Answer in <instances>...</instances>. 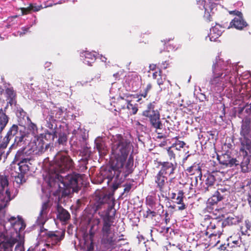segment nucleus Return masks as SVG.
I'll use <instances>...</instances> for the list:
<instances>
[{"instance_id": "nucleus-35", "label": "nucleus", "mask_w": 251, "mask_h": 251, "mask_svg": "<svg viewBox=\"0 0 251 251\" xmlns=\"http://www.w3.org/2000/svg\"><path fill=\"white\" fill-rule=\"evenodd\" d=\"M40 9V6H33L31 4L27 8H22L21 9L22 15L27 14L30 11H38Z\"/></svg>"}, {"instance_id": "nucleus-8", "label": "nucleus", "mask_w": 251, "mask_h": 251, "mask_svg": "<svg viewBox=\"0 0 251 251\" xmlns=\"http://www.w3.org/2000/svg\"><path fill=\"white\" fill-rule=\"evenodd\" d=\"M26 133L18 125L13 124L8 130L6 134L1 140L4 141V144L9 143L11 140L14 139L15 144L23 145L25 144Z\"/></svg>"}, {"instance_id": "nucleus-23", "label": "nucleus", "mask_w": 251, "mask_h": 251, "mask_svg": "<svg viewBox=\"0 0 251 251\" xmlns=\"http://www.w3.org/2000/svg\"><path fill=\"white\" fill-rule=\"evenodd\" d=\"M5 93L7 105H10L12 107L13 106H16L17 103L16 94L14 91L13 88L12 87L7 88L5 90Z\"/></svg>"}, {"instance_id": "nucleus-24", "label": "nucleus", "mask_w": 251, "mask_h": 251, "mask_svg": "<svg viewBox=\"0 0 251 251\" xmlns=\"http://www.w3.org/2000/svg\"><path fill=\"white\" fill-rule=\"evenodd\" d=\"M100 223V219L97 218H93L90 220L89 223L91 225L89 230L90 236L94 237L95 234L99 230V226Z\"/></svg>"}, {"instance_id": "nucleus-38", "label": "nucleus", "mask_w": 251, "mask_h": 251, "mask_svg": "<svg viewBox=\"0 0 251 251\" xmlns=\"http://www.w3.org/2000/svg\"><path fill=\"white\" fill-rule=\"evenodd\" d=\"M133 182V181H132V182L126 183L124 185L125 188L123 195H124L125 194L127 195L131 189L134 190L135 189L136 186L134 185Z\"/></svg>"}, {"instance_id": "nucleus-43", "label": "nucleus", "mask_w": 251, "mask_h": 251, "mask_svg": "<svg viewBox=\"0 0 251 251\" xmlns=\"http://www.w3.org/2000/svg\"><path fill=\"white\" fill-rule=\"evenodd\" d=\"M27 119L30 121V124L28 125V128L29 130H30L33 134L35 133V131L37 130V126L35 124L32 123L29 119V118L27 117Z\"/></svg>"}, {"instance_id": "nucleus-34", "label": "nucleus", "mask_w": 251, "mask_h": 251, "mask_svg": "<svg viewBox=\"0 0 251 251\" xmlns=\"http://www.w3.org/2000/svg\"><path fill=\"white\" fill-rule=\"evenodd\" d=\"M206 177L205 183L206 185H208L210 187H214L215 184L216 178L212 174H208L207 176H204Z\"/></svg>"}, {"instance_id": "nucleus-36", "label": "nucleus", "mask_w": 251, "mask_h": 251, "mask_svg": "<svg viewBox=\"0 0 251 251\" xmlns=\"http://www.w3.org/2000/svg\"><path fill=\"white\" fill-rule=\"evenodd\" d=\"M67 136L66 133L60 132L58 134V139L57 140L59 145H65L67 143Z\"/></svg>"}, {"instance_id": "nucleus-5", "label": "nucleus", "mask_w": 251, "mask_h": 251, "mask_svg": "<svg viewBox=\"0 0 251 251\" xmlns=\"http://www.w3.org/2000/svg\"><path fill=\"white\" fill-rule=\"evenodd\" d=\"M212 74L209 83L213 93L220 94L228 85L233 86L236 82L237 75L233 65L230 60L225 61L219 56L213 62Z\"/></svg>"}, {"instance_id": "nucleus-11", "label": "nucleus", "mask_w": 251, "mask_h": 251, "mask_svg": "<svg viewBox=\"0 0 251 251\" xmlns=\"http://www.w3.org/2000/svg\"><path fill=\"white\" fill-rule=\"evenodd\" d=\"M45 231V234L46 235V240L52 245H55L59 243L64 238V231H48L46 229H41V233Z\"/></svg>"}, {"instance_id": "nucleus-1", "label": "nucleus", "mask_w": 251, "mask_h": 251, "mask_svg": "<svg viewBox=\"0 0 251 251\" xmlns=\"http://www.w3.org/2000/svg\"><path fill=\"white\" fill-rule=\"evenodd\" d=\"M15 197L11 196L8 181H0V251L12 247L22 236L25 224L21 217L18 219L5 212V207Z\"/></svg>"}, {"instance_id": "nucleus-45", "label": "nucleus", "mask_w": 251, "mask_h": 251, "mask_svg": "<svg viewBox=\"0 0 251 251\" xmlns=\"http://www.w3.org/2000/svg\"><path fill=\"white\" fill-rule=\"evenodd\" d=\"M152 88V85L151 83H148L145 88L144 92L141 94V96L146 98L147 96V94L148 92L151 90Z\"/></svg>"}, {"instance_id": "nucleus-16", "label": "nucleus", "mask_w": 251, "mask_h": 251, "mask_svg": "<svg viewBox=\"0 0 251 251\" xmlns=\"http://www.w3.org/2000/svg\"><path fill=\"white\" fill-rule=\"evenodd\" d=\"M161 165V169L160 172L164 175L173 176L175 173V171L176 168L177 164L169 162H160Z\"/></svg>"}, {"instance_id": "nucleus-15", "label": "nucleus", "mask_w": 251, "mask_h": 251, "mask_svg": "<svg viewBox=\"0 0 251 251\" xmlns=\"http://www.w3.org/2000/svg\"><path fill=\"white\" fill-rule=\"evenodd\" d=\"M3 142V140L0 141V162L2 161L3 162H4L13 149H15L18 147H20L22 145H17L13 143L8 150L6 151L9 143L4 144Z\"/></svg>"}, {"instance_id": "nucleus-27", "label": "nucleus", "mask_w": 251, "mask_h": 251, "mask_svg": "<svg viewBox=\"0 0 251 251\" xmlns=\"http://www.w3.org/2000/svg\"><path fill=\"white\" fill-rule=\"evenodd\" d=\"M221 27L220 25H216L210 29V34L208 35L211 41H216L222 34V31L220 29Z\"/></svg>"}, {"instance_id": "nucleus-58", "label": "nucleus", "mask_w": 251, "mask_h": 251, "mask_svg": "<svg viewBox=\"0 0 251 251\" xmlns=\"http://www.w3.org/2000/svg\"><path fill=\"white\" fill-rule=\"evenodd\" d=\"M184 193L182 191L179 190L177 193V197L178 198H183Z\"/></svg>"}, {"instance_id": "nucleus-39", "label": "nucleus", "mask_w": 251, "mask_h": 251, "mask_svg": "<svg viewBox=\"0 0 251 251\" xmlns=\"http://www.w3.org/2000/svg\"><path fill=\"white\" fill-rule=\"evenodd\" d=\"M93 237L90 236V241L85 243L86 251H94L95 243L93 240Z\"/></svg>"}, {"instance_id": "nucleus-32", "label": "nucleus", "mask_w": 251, "mask_h": 251, "mask_svg": "<svg viewBox=\"0 0 251 251\" xmlns=\"http://www.w3.org/2000/svg\"><path fill=\"white\" fill-rule=\"evenodd\" d=\"M37 23V19L35 17H34V20L31 25H28L26 26L22 27L21 28V31H19L17 32V34H15V35H20V36H23L26 33L28 32L29 28L33 25L36 24Z\"/></svg>"}, {"instance_id": "nucleus-19", "label": "nucleus", "mask_w": 251, "mask_h": 251, "mask_svg": "<svg viewBox=\"0 0 251 251\" xmlns=\"http://www.w3.org/2000/svg\"><path fill=\"white\" fill-rule=\"evenodd\" d=\"M251 134V121L246 118L243 120L241 127V135L244 139H248L250 137Z\"/></svg>"}, {"instance_id": "nucleus-49", "label": "nucleus", "mask_w": 251, "mask_h": 251, "mask_svg": "<svg viewBox=\"0 0 251 251\" xmlns=\"http://www.w3.org/2000/svg\"><path fill=\"white\" fill-rule=\"evenodd\" d=\"M229 13L230 14H233L234 15H236V17H240V16L243 15L242 13L240 11H238V10H233V11H229Z\"/></svg>"}, {"instance_id": "nucleus-61", "label": "nucleus", "mask_w": 251, "mask_h": 251, "mask_svg": "<svg viewBox=\"0 0 251 251\" xmlns=\"http://www.w3.org/2000/svg\"><path fill=\"white\" fill-rule=\"evenodd\" d=\"M157 76V73L155 72L153 74L152 76L153 78H156V77Z\"/></svg>"}, {"instance_id": "nucleus-10", "label": "nucleus", "mask_w": 251, "mask_h": 251, "mask_svg": "<svg viewBox=\"0 0 251 251\" xmlns=\"http://www.w3.org/2000/svg\"><path fill=\"white\" fill-rule=\"evenodd\" d=\"M237 161L235 167L240 168L244 173L248 172L251 169V155H249L246 151H242V154L236 157Z\"/></svg>"}, {"instance_id": "nucleus-46", "label": "nucleus", "mask_w": 251, "mask_h": 251, "mask_svg": "<svg viewBox=\"0 0 251 251\" xmlns=\"http://www.w3.org/2000/svg\"><path fill=\"white\" fill-rule=\"evenodd\" d=\"M214 187H210L208 185H206L205 183L201 187V190L203 193H206L208 192L211 191Z\"/></svg>"}, {"instance_id": "nucleus-42", "label": "nucleus", "mask_w": 251, "mask_h": 251, "mask_svg": "<svg viewBox=\"0 0 251 251\" xmlns=\"http://www.w3.org/2000/svg\"><path fill=\"white\" fill-rule=\"evenodd\" d=\"M251 227V222L249 220H247L245 222V226H242L241 227L242 232H247L248 230L250 229Z\"/></svg>"}, {"instance_id": "nucleus-17", "label": "nucleus", "mask_w": 251, "mask_h": 251, "mask_svg": "<svg viewBox=\"0 0 251 251\" xmlns=\"http://www.w3.org/2000/svg\"><path fill=\"white\" fill-rule=\"evenodd\" d=\"M57 219L62 223H66L70 219L71 215L69 212L59 204L56 207Z\"/></svg>"}, {"instance_id": "nucleus-56", "label": "nucleus", "mask_w": 251, "mask_h": 251, "mask_svg": "<svg viewBox=\"0 0 251 251\" xmlns=\"http://www.w3.org/2000/svg\"><path fill=\"white\" fill-rule=\"evenodd\" d=\"M168 64L167 63V61H165L162 63L161 65V68L162 69H166L167 68Z\"/></svg>"}, {"instance_id": "nucleus-52", "label": "nucleus", "mask_w": 251, "mask_h": 251, "mask_svg": "<svg viewBox=\"0 0 251 251\" xmlns=\"http://www.w3.org/2000/svg\"><path fill=\"white\" fill-rule=\"evenodd\" d=\"M179 204L180 205L178 206V207H177L178 210H183L186 208V205L184 203L181 202V203Z\"/></svg>"}, {"instance_id": "nucleus-55", "label": "nucleus", "mask_w": 251, "mask_h": 251, "mask_svg": "<svg viewBox=\"0 0 251 251\" xmlns=\"http://www.w3.org/2000/svg\"><path fill=\"white\" fill-rule=\"evenodd\" d=\"M240 243H241V241H239V240H235V241H232V243L234 244L233 245V246H236V247H238V246H239V244Z\"/></svg>"}, {"instance_id": "nucleus-51", "label": "nucleus", "mask_w": 251, "mask_h": 251, "mask_svg": "<svg viewBox=\"0 0 251 251\" xmlns=\"http://www.w3.org/2000/svg\"><path fill=\"white\" fill-rule=\"evenodd\" d=\"M157 82L158 85L160 86V88L162 89V87H161V85H162L163 84L164 81L161 77L160 78H157Z\"/></svg>"}, {"instance_id": "nucleus-9", "label": "nucleus", "mask_w": 251, "mask_h": 251, "mask_svg": "<svg viewBox=\"0 0 251 251\" xmlns=\"http://www.w3.org/2000/svg\"><path fill=\"white\" fill-rule=\"evenodd\" d=\"M155 101L148 104L147 108L142 112V115L149 119L151 126L156 130L162 129L163 125L160 120L159 111L158 110Z\"/></svg>"}, {"instance_id": "nucleus-29", "label": "nucleus", "mask_w": 251, "mask_h": 251, "mask_svg": "<svg viewBox=\"0 0 251 251\" xmlns=\"http://www.w3.org/2000/svg\"><path fill=\"white\" fill-rule=\"evenodd\" d=\"M239 217L234 215H231L227 217L224 221L222 220L223 226L236 225L241 221Z\"/></svg>"}, {"instance_id": "nucleus-2", "label": "nucleus", "mask_w": 251, "mask_h": 251, "mask_svg": "<svg viewBox=\"0 0 251 251\" xmlns=\"http://www.w3.org/2000/svg\"><path fill=\"white\" fill-rule=\"evenodd\" d=\"M130 150V142L124 138L122 135L117 134L113 137L112 154L115 161L105 175L108 184L113 179L115 181L121 182L133 172V157L130 155L126 162Z\"/></svg>"}, {"instance_id": "nucleus-21", "label": "nucleus", "mask_w": 251, "mask_h": 251, "mask_svg": "<svg viewBox=\"0 0 251 251\" xmlns=\"http://www.w3.org/2000/svg\"><path fill=\"white\" fill-rule=\"evenodd\" d=\"M81 60L83 62L88 65L91 66L96 60V56L91 52L88 51H83L80 54Z\"/></svg>"}, {"instance_id": "nucleus-40", "label": "nucleus", "mask_w": 251, "mask_h": 251, "mask_svg": "<svg viewBox=\"0 0 251 251\" xmlns=\"http://www.w3.org/2000/svg\"><path fill=\"white\" fill-rule=\"evenodd\" d=\"M197 4L199 7L201 9H205L206 7H208V6L210 5L212 3L214 2L209 1V4H206V1L205 0H197Z\"/></svg>"}, {"instance_id": "nucleus-25", "label": "nucleus", "mask_w": 251, "mask_h": 251, "mask_svg": "<svg viewBox=\"0 0 251 251\" xmlns=\"http://www.w3.org/2000/svg\"><path fill=\"white\" fill-rule=\"evenodd\" d=\"M95 148L100 154H104L107 151V146L103 139L99 136L95 140Z\"/></svg>"}, {"instance_id": "nucleus-28", "label": "nucleus", "mask_w": 251, "mask_h": 251, "mask_svg": "<svg viewBox=\"0 0 251 251\" xmlns=\"http://www.w3.org/2000/svg\"><path fill=\"white\" fill-rule=\"evenodd\" d=\"M223 215L220 213L216 217L213 218L209 225L207 226V230L215 229L221 226H223L222 220L220 219V215Z\"/></svg>"}, {"instance_id": "nucleus-3", "label": "nucleus", "mask_w": 251, "mask_h": 251, "mask_svg": "<svg viewBox=\"0 0 251 251\" xmlns=\"http://www.w3.org/2000/svg\"><path fill=\"white\" fill-rule=\"evenodd\" d=\"M115 200L113 194L99 191L96 193L95 211H99L102 208L106 211L99 212L98 214L102 219V226L101 230V245L105 250L111 251L117 247L118 243L121 239L115 237V233L111 230L112 222L111 218L115 216L116 210Z\"/></svg>"}, {"instance_id": "nucleus-20", "label": "nucleus", "mask_w": 251, "mask_h": 251, "mask_svg": "<svg viewBox=\"0 0 251 251\" xmlns=\"http://www.w3.org/2000/svg\"><path fill=\"white\" fill-rule=\"evenodd\" d=\"M226 191L225 189H219L217 190L212 196L207 201V207L208 205H214L217 204L219 201H222L224 198V195L221 193H224Z\"/></svg>"}, {"instance_id": "nucleus-22", "label": "nucleus", "mask_w": 251, "mask_h": 251, "mask_svg": "<svg viewBox=\"0 0 251 251\" xmlns=\"http://www.w3.org/2000/svg\"><path fill=\"white\" fill-rule=\"evenodd\" d=\"M154 181L156 184V188L162 191L166 183L167 182V177L159 171L155 176Z\"/></svg>"}, {"instance_id": "nucleus-47", "label": "nucleus", "mask_w": 251, "mask_h": 251, "mask_svg": "<svg viewBox=\"0 0 251 251\" xmlns=\"http://www.w3.org/2000/svg\"><path fill=\"white\" fill-rule=\"evenodd\" d=\"M75 128H76V129L75 128L73 130L72 133L73 135L76 136V135L80 133L81 131L80 123H76Z\"/></svg>"}, {"instance_id": "nucleus-18", "label": "nucleus", "mask_w": 251, "mask_h": 251, "mask_svg": "<svg viewBox=\"0 0 251 251\" xmlns=\"http://www.w3.org/2000/svg\"><path fill=\"white\" fill-rule=\"evenodd\" d=\"M132 95L129 94H124L123 96H120L118 98V100H125L126 101V108L130 111V112L132 114H136L138 108L137 107L131 103V99Z\"/></svg>"}, {"instance_id": "nucleus-60", "label": "nucleus", "mask_w": 251, "mask_h": 251, "mask_svg": "<svg viewBox=\"0 0 251 251\" xmlns=\"http://www.w3.org/2000/svg\"><path fill=\"white\" fill-rule=\"evenodd\" d=\"M118 185H119L118 184H113V187L114 190L117 189L118 188Z\"/></svg>"}, {"instance_id": "nucleus-64", "label": "nucleus", "mask_w": 251, "mask_h": 251, "mask_svg": "<svg viewBox=\"0 0 251 251\" xmlns=\"http://www.w3.org/2000/svg\"><path fill=\"white\" fill-rule=\"evenodd\" d=\"M248 201H249V202L251 206V196L249 197Z\"/></svg>"}, {"instance_id": "nucleus-57", "label": "nucleus", "mask_w": 251, "mask_h": 251, "mask_svg": "<svg viewBox=\"0 0 251 251\" xmlns=\"http://www.w3.org/2000/svg\"><path fill=\"white\" fill-rule=\"evenodd\" d=\"M51 66V63L47 62L45 63L44 65V67L45 68H48V70H50V68H49Z\"/></svg>"}, {"instance_id": "nucleus-31", "label": "nucleus", "mask_w": 251, "mask_h": 251, "mask_svg": "<svg viewBox=\"0 0 251 251\" xmlns=\"http://www.w3.org/2000/svg\"><path fill=\"white\" fill-rule=\"evenodd\" d=\"M216 3H212L208 7H206L205 10L203 18L207 22H210L212 21V14H213V10L215 7Z\"/></svg>"}, {"instance_id": "nucleus-41", "label": "nucleus", "mask_w": 251, "mask_h": 251, "mask_svg": "<svg viewBox=\"0 0 251 251\" xmlns=\"http://www.w3.org/2000/svg\"><path fill=\"white\" fill-rule=\"evenodd\" d=\"M185 143L183 141H176L175 143L173 144L172 148L175 149L176 150H180L181 148H183Z\"/></svg>"}, {"instance_id": "nucleus-62", "label": "nucleus", "mask_w": 251, "mask_h": 251, "mask_svg": "<svg viewBox=\"0 0 251 251\" xmlns=\"http://www.w3.org/2000/svg\"><path fill=\"white\" fill-rule=\"evenodd\" d=\"M192 169H193L192 167H189V168H188V169H187V171L188 172H189V173H192Z\"/></svg>"}, {"instance_id": "nucleus-59", "label": "nucleus", "mask_w": 251, "mask_h": 251, "mask_svg": "<svg viewBox=\"0 0 251 251\" xmlns=\"http://www.w3.org/2000/svg\"><path fill=\"white\" fill-rule=\"evenodd\" d=\"M61 3H62V1H61V0L59 1L58 2L54 3H53V4H52V3H50V4H49L48 5H46V6H45V7H50V6H52L53 5H56V4H61Z\"/></svg>"}, {"instance_id": "nucleus-30", "label": "nucleus", "mask_w": 251, "mask_h": 251, "mask_svg": "<svg viewBox=\"0 0 251 251\" xmlns=\"http://www.w3.org/2000/svg\"><path fill=\"white\" fill-rule=\"evenodd\" d=\"M9 121V117L6 114L5 110L0 107V128L4 130Z\"/></svg>"}, {"instance_id": "nucleus-48", "label": "nucleus", "mask_w": 251, "mask_h": 251, "mask_svg": "<svg viewBox=\"0 0 251 251\" xmlns=\"http://www.w3.org/2000/svg\"><path fill=\"white\" fill-rule=\"evenodd\" d=\"M173 148H169L167 150L168 155L170 159L174 158L175 157V154L174 152V151L172 150Z\"/></svg>"}, {"instance_id": "nucleus-13", "label": "nucleus", "mask_w": 251, "mask_h": 251, "mask_svg": "<svg viewBox=\"0 0 251 251\" xmlns=\"http://www.w3.org/2000/svg\"><path fill=\"white\" fill-rule=\"evenodd\" d=\"M50 209V205L49 201L43 203L39 216L36 220L37 225L43 226L45 223L49 219V212Z\"/></svg>"}, {"instance_id": "nucleus-44", "label": "nucleus", "mask_w": 251, "mask_h": 251, "mask_svg": "<svg viewBox=\"0 0 251 251\" xmlns=\"http://www.w3.org/2000/svg\"><path fill=\"white\" fill-rule=\"evenodd\" d=\"M170 40H171L170 39H166L165 40H164L165 49L167 51H170L171 50H176L175 47L173 45H172L171 44L167 45V43L169 42L170 41Z\"/></svg>"}, {"instance_id": "nucleus-6", "label": "nucleus", "mask_w": 251, "mask_h": 251, "mask_svg": "<svg viewBox=\"0 0 251 251\" xmlns=\"http://www.w3.org/2000/svg\"><path fill=\"white\" fill-rule=\"evenodd\" d=\"M33 152L32 147L28 145L20 148L15 155L10 174L15 178L14 182L18 184H23L25 181V175L29 170V165H32L35 160Z\"/></svg>"}, {"instance_id": "nucleus-63", "label": "nucleus", "mask_w": 251, "mask_h": 251, "mask_svg": "<svg viewBox=\"0 0 251 251\" xmlns=\"http://www.w3.org/2000/svg\"><path fill=\"white\" fill-rule=\"evenodd\" d=\"M101 60L103 62H105L106 60V58L105 57L101 56Z\"/></svg>"}, {"instance_id": "nucleus-53", "label": "nucleus", "mask_w": 251, "mask_h": 251, "mask_svg": "<svg viewBox=\"0 0 251 251\" xmlns=\"http://www.w3.org/2000/svg\"><path fill=\"white\" fill-rule=\"evenodd\" d=\"M165 222L166 224H167L170 222V218L169 217V214L167 212H166L165 213Z\"/></svg>"}, {"instance_id": "nucleus-14", "label": "nucleus", "mask_w": 251, "mask_h": 251, "mask_svg": "<svg viewBox=\"0 0 251 251\" xmlns=\"http://www.w3.org/2000/svg\"><path fill=\"white\" fill-rule=\"evenodd\" d=\"M217 158L220 164L225 167H235L236 163L239 162V161H237L236 157H232L230 152L228 151L221 155L217 154Z\"/></svg>"}, {"instance_id": "nucleus-50", "label": "nucleus", "mask_w": 251, "mask_h": 251, "mask_svg": "<svg viewBox=\"0 0 251 251\" xmlns=\"http://www.w3.org/2000/svg\"><path fill=\"white\" fill-rule=\"evenodd\" d=\"M155 216H156L155 212H154L153 211H151L150 209H148L147 211V217L151 216V217H155Z\"/></svg>"}, {"instance_id": "nucleus-7", "label": "nucleus", "mask_w": 251, "mask_h": 251, "mask_svg": "<svg viewBox=\"0 0 251 251\" xmlns=\"http://www.w3.org/2000/svg\"><path fill=\"white\" fill-rule=\"evenodd\" d=\"M66 110V108L57 107H54L51 110L48 108H44L42 112L43 118L46 122V126L51 130H47L44 134H41L38 138H43V140L45 139L48 141H53L55 138H57V132L54 131L57 126L55 122L64 117V113Z\"/></svg>"}, {"instance_id": "nucleus-4", "label": "nucleus", "mask_w": 251, "mask_h": 251, "mask_svg": "<svg viewBox=\"0 0 251 251\" xmlns=\"http://www.w3.org/2000/svg\"><path fill=\"white\" fill-rule=\"evenodd\" d=\"M54 174L49 175L48 185L50 188H57L62 196H68L71 194L77 193L80 189L78 179L80 175L73 173L66 176L59 175L69 170L73 167L72 159L65 154H58L55 159Z\"/></svg>"}, {"instance_id": "nucleus-12", "label": "nucleus", "mask_w": 251, "mask_h": 251, "mask_svg": "<svg viewBox=\"0 0 251 251\" xmlns=\"http://www.w3.org/2000/svg\"><path fill=\"white\" fill-rule=\"evenodd\" d=\"M50 143H46L43 140V138H38L36 141L30 143L28 146L32 147L34 156L40 155L45 152L50 147Z\"/></svg>"}, {"instance_id": "nucleus-37", "label": "nucleus", "mask_w": 251, "mask_h": 251, "mask_svg": "<svg viewBox=\"0 0 251 251\" xmlns=\"http://www.w3.org/2000/svg\"><path fill=\"white\" fill-rule=\"evenodd\" d=\"M14 106L15 107L14 110H15L17 116L20 118H24L26 115L25 112L21 107L18 106L17 103L16 104V106Z\"/></svg>"}, {"instance_id": "nucleus-26", "label": "nucleus", "mask_w": 251, "mask_h": 251, "mask_svg": "<svg viewBox=\"0 0 251 251\" xmlns=\"http://www.w3.org/2000/svg\"><path fill=\"white\" fill-rule=\"evenodd\" d=\"M231 26H233L237 29H242L244 27L247 26V23L243 18V15L240 17H236L230 22Z\"/></svg>"}, {"instance_id": "nucleus-33", "label": "nucleus", "mask_w": 251, "mask_h": 251, "mask_svg": "<svg viewBox=\"0 0 251 251\" xmlns=\"http://www.w3.org/2000/svg\"><path fill=\"white\" fill-rule=\"evenodd\" d=\"M246 141L242 142V147L240 149V154H242V151L244 150V151H246L248 153L251 151V141L250 140L249 138L248 139H244Z\"/></svg>"}, {"instance_id": "nucleus-54", "label": "nucleus", "mask_w": 251, "mask_h": 251, "mask_svg": "<svg viewBox=\"0 0 251 251\" xmlns=\"http://www.w3.org/2000/svg\"><path fill=\"white\" fill-rule=\"evenodd\" d=\"M183 198H178L177 196L176 202L177 204H181L183 202Z\"/></svg>"}]
</instances>
